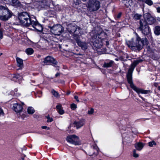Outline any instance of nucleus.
I'll use <instances>...</instances> for the list:
<instances>
[{"label":"nucleus","mask_w":160,"mask_h":160,"mask_svg":"<svg viewBox=\"0 0 160 160\" xmlns=\"http://www.w3.org/2000/svg\"><path fill=\"white\" fill-rule=\"evenodd\" d=\"M56 107L57 110L59 114L62 115L64 113V110L63 109V108L61 105L58 104L57 106Z\"/></svg>","instance_id":"nucleus-19"},{"label":"nucleus","mask_w":160,"mask_h":160,"mask_svg":"<svg viewBox=\"0 0 160 160\" xmlns=\"http://www.w3.org/2000/svg\"><path fill=\"white\" fill-rule=\"evenodd\" d=\"M4 115V113L3 110L2 108H0V117L3 116Z\"/></svg>","instance_id":"nucleus-38"},{"label":"nucleus","mask_w":160,"mask_h":160,"mask_svg":"<svg viewBox=\"0 0 160 160\" xmlns=\"http://www.w3.org/2000/svg\"><path fill=\"white\" fill-rule=\"evenodd\" d=\"M51 1L50 0H43L42 2V4L41 5V7L44 8H46V7H49L50 4L49 2Z\"/></svg>","instance_id":"nucleus-18"},{"label":"nucleus","mask_w":160,"mask_h":160,"mask_svg":"<svg viewBox=\"0 0 160 160\" xmlns=\"http://www.w3.org/2000/svg\"><path fill=\"white\" fill-rule=\"evenodd\" d=\"M17 65L18 67L21 68L23 66V60L19 58H16Z\"/></svg>","instance_id":"nucleus-20"},{"label":"nucleus","mask_w":160,"mask_h":160,"mask_svg":"<svg viewBox=\"0 0 160 160\" xmlns=\"http://www.w3.org/2000/svg\"><path fill=\"white\" fill-rule=\"evenodd\" d=\"M11 77L12 78V80L15 81H17V80H18L19 79H21L22 78V77L19 74H13L12 75Z\"/></svg>","instance_id":"nucleus-22"},{"label":"nucleus","mask_w":160,"mask_h":160,"mask_svg":"<svg viewBox=\"0 0 160 160\" xmlns=\"http://www.w3.org/2000/svg\"><path fill=\"white\" fill-rule=\"evenodd\" d=\"M67 29L68 32L71 34L74 33V35L78 36L79 35V34L81 35L80 34L81 29L79 27L77 28L75 26L70 24L68 25Z\"/></svg>","instance_id":"nucleus-8"},{"label":"nucleus","mask_w":160,"mask_h":160,"mask_svg":"<svg viewBox=\"0 0 160 160\" xmlns=\"http://www.w3.org/2000/svg\"><path fill=\"white\" fill-rule=\"evenodd\" d=\"M139 97H140L142 99H143V98L142 97H141L140 95H139Z\"/></svg>","instance_id":"nucleus-49"},{"label":"nucleus","mask_w":160,"mask_h":160,"mask_svg":"<svg viewBox=\"0 0 160 160\" xmlns=\"http://www.w3.org/2000/svg\"><path fill=\"white\" fill-rule=\"evenodd\" d=\"M94 149L97 152L95 153L94 154L96 155H97L98 154L99 152V148L97 147V146H95L94 147Z\"/></svg>","instance_id":"nucleus-35"},{"label":"nucleus","mask_w":160,"mask_h":160,"mask_svg":"<svg viewBox=\"0 0 160 160\" xmlns=\"http://www.w3.org/2000/svg\"><path fill=\"white\" fill-rule=\"evenodd\" d=\"M33 49L31 48H28L26 50V52L28 55H31L33 53Z\"/></svg>","instance_id":"nucleus-26"},{"label":"nucleus","mask_w":160,"mask_h":160,"mask_svg":"<svg viewBox=\"0 0 160 160\" xmlns=\"http://www.w3.org/2000/svg\"><path fill=\"white\" fill-rule=\"evenodd\" d=\"M154 32L156 35H159L160 34V27L159 26L155 27L154 28Z\"/></svg>","instance_id":"nucleus-24"},{"label":"nucleus","mask_w":160,"mask_h":160,"mask_svg":"<svg viewBox=\"0 0 160 160\" xmlns=\"http://www.w3.org/2000/svg\"><path fill=\"white\" fill-rule=\"evenodd\" d=\"M121 14L120 13L117 16V18H119L121 17Z\"/></svg>","instance_id":"nucleus-45"},{"label":"nucleus","mask_w":160,"mask_h":160,"mask_svg":"<svg viewBox=\"0 0 160 160\" xmlns=\"http://www.w3.org/2000/svg\"><path fill=\"white\" fill-rule=\"evenodd\" d=\"M63 27L59 24L53 26L51 28V32L57 35H59L63 32Z\"/></svg>","instance_id":"nucleus-6"},{"label":"nucleus","mask_w":160,"mask_h":160,"mask_svg":"<svg viewBox=\"0 0 160 160\" xmlns=\"http://www.w3.org/2000/svg\"><path fill=\"white\" fill-rule=\"evenodd\" d=\"M141 17V15L138 14H136L134 16V18L136 20L139 19Z\"/></svg>","instance_id":"nucleus-31"},{"label":"nucleus","mask_w":160,"mask_h":160,"mask_svg":"<svg viewBox=\"0 0 160 160\" xmlns=\"http://www.w3.org/2000/svg\"><path fill=\"white\" fill-rule=\"evenodd\" d=\"M131 69L129 70L128 72L127 75V79L128 83L130 84V87L134 91H136L138 94L140 93L142 94H147L149 93L150 91L148 90H145L141 88H137L133 84L132 81V75L130 72Z\"/></svg>","instance_id":"nucleus-3"},{"label":"nucleus","mask_w":160,"mask_h":160,"mask_svg":"<svg viewBox=\"0 0 160 160\" xmlns=\"http://www.w3.org/2000/svg\"><path fill=\"white\" fill-rule=\"evenodd\" d=\"M145 21L148 24L151 25L156 21V19L149 13H146L144 14Z\"/></svg>","instance_id":"nucleus-9"},{"label":"nucleus","mask_w":160,"mask_h":160,"mask_svg":"<svg viewBox=\"0 0 160 160\" xmlns=\"http://www.w3.org/2000/svg\"><path fill=\"white\" fill-rule=\"evenodd\" d=\"M42 128L43 129H47V130H49L50 128L46 126H42Z\"/></svg>","instance_id":"nucleus-39"},{"label":"nucleus","mask_w":160,"mask_h":160,"mask_svg":"<svg viewBox=\"0 0 160 160\" xmlns=\"http://www.w3.org/2000/svg\"><path fill=\"white\" fill-rule=\"evenodd\" d=\"M11 93H12V94L15 95L16 96H19L20 95V94H19V93H18H18H13L12 92Z\"/></svg>","instance_id":"nucleus-43"},{"label":"nucleus","mask_w":160,"mask_h":160,"mask_svg":"<svg viewBox=\"0 0 160 160\" xmlns=\"http://www.w3.org/2000/svg\"><path fill=\"white\" fill-rule=\"evenodd\" d=\"M85 121L84 119H81L79 121H75L74 124L75 125L77 129L79 128L82 127L84 124Z\"/></svg>","instance_id":"nucleus-15"},{"label":"nucleus","mask_w":160,"mask_h":160,"mask_svg":"<svg viewBox=\"0 0 160 160\" xmlns=\"http://www.w3.org/2000/svg\"><path fill=\"white\" fill-rule=\"evenodd\" d=\"M35 20H32L31 24H30V26L32 27V28H29L30 29L32 30H36V31L41 32L43 31V28L41 25L39 24L38 22L36 21L35 18H34Z\"/></svg>","instance_id":"nucleus-7"},{"label":"nucleus","mask_w":160,"mask_h":160,"mask_svg":"<svg viewBox=\"0 0 160 160\" xmlns=\"http://www.w3.org/2000/svg\"><path fill=\"white\" fill-rule=\"evenodd\" d=\"M148 145L149 147H152L156 145L157 143L154 141L152 140L151 142H149L148 143Z\"/></svg>","instance_id":"nucleus-29"},{"label":"nucleus","mask_w":160,"mask_h":160,"mask_svg":"<svg viewBox=\"0 0 160 160\" xmlns=\"http://www.w3.org/2000/svg\"><path fill=\"white\" fill-rule=\"evenodd\" d=\"M27 112L28 114H32L34 112L35 110L32 107H30L27 109Z\"/></svg>","instance_id":"nucleus-25"},{"label":"nucleus","mask_w":160,"mask_h":160,"mask_svg":"<svg viewBox=\"0 0 160 160\" xmlns=\"http://www.w3.org/2000/svg\"><path fill=\"white\" fill-rule=\"evenodd\" d=\"M66 140L68 142L76 145H79L81 144V142L79 138L74 135L68 136Z\"/></svg>","instance_id":"nucleus-5"},{"label":"nucleus","mask_w":160,"mask_h":160,"mask_svg":"<svg viewBox=\"0 0 160 160\" xmlns=\"http://www.w3.org/2000/svg\"><path fill=\"white\" fill-rule=\"evenodd\" d=\"M28 14L26 12H23L20 13L18 16V20L20 23L26 27L30 26V24L32 20Z\"/></svg>","instance_id":"nucleus-2"},{"label":"nucleus","mask_w":160,"mask_h":160,"mask_svg":"<svg viewBox=\"0 0 160 160\" xmlns=\"http://www.w3.org/2000/svg\"><path fill=\"white\" fill-rule=\"evenodd\" d=\"M158 89L159 90H160V86H159V87H158Z\"/></svg>","instance_id":"nucleus-47"},{"label":"nucleus","mask_w":160,"mask_h":160,"mask_svg":"<svg viewBox=\"0 0 160 160\" xmlns=\"http://www.w3.org/2000/svg\"><path fill=\"white\" fill-rule=\"evenodd\" d=\"M75 39L78 45L81 47L82 49L85 50L87 49L88 46L86 43L82 42L79 39L75 37Z\"/></svg>","instance_id":"nucleus-13"},{"label":"nucleus","mask_w":160,"mask_h":160,"mask_svg":"<svg viewBox=\"0 0 160 160\" xmlns=\"http://www.w3.org/2000/svg\"><path fill=\"white\" fill-rule=\"evenodd\" d=\"M74 98L75 99V100H76V101L78 102H79V99H78V97L77 96H74Z\"/></svg>","instance_id":"nucleus-40"},{"label":"nucleus","mask_w":160,"mask_h":160,"mask_svg":"<svg viewBox=\"0 0 160 160\" xmlns=\"http://www.w3.org/2000/svg\"><path fill=\"white\" fill-rule=\"evenodd\" d=\"M144 1L148 5L151 6L153 4V2L152 0H144Z\"/></svg>","instance_id":"nucleus-30"},{"label":"nucleus","mask_w":160,"mask_h":160,"mask_svg":"<svg viewBox=\"0 0 160 160\" xmlns=\"http://www.w3.org/2000/svg\"><path fill=\"white\" fill-rule=\"evenodd\" d=\"M133 156L136 158L139 157L138 154L136 152V151L135 150L133 151Z\"/></svg>","instance_id":"nucleus-36"},{"label":"nucleus","mask_w":160,"mask_h":160,"mask_svg":"<svg viewBox=\"0 0 160 160\" xmlns=\"http://www.w3.org/2000/svg\"><path fill=\"white\" fill-rule=\"evenodd\" d=\"M15 90L16 92L17 91V89H16Z\"/></svg>","instance_id":"nucleus-51"},{"label":"nucleus","mask_w":160,"mask_h":160,"mask_svg":"<svg viewBox=\"0 0 160 160\" xmlns=\"http://www.w3.org/2000/svg\"><path fill=\"white\" fill-rule=\"evenodd\" d=\"M113 63V61H111L109 62L105 63L103 66L104 67H109L112 66V65Z\"/></svg>","instance_id":"nucleus-27"},{"label":"nucleus","mask_w":160,"mask_h":160,"mask_svg":"<svg viewBox=\"0 0 160 160\" xmlns=\"http://www.w3.org/2000/svg\"><path fill=\"white\" fill-rule=\"evenodd\" d=\"M3 17L6 16L7 17L6 18L1 19L2 20H7L11 17L12 16V14L11 11L9 10L8 9H6L5 10L4 12L3 13Z\"/></svg>","instance_id":"nucleus-14"},{"label":"nucleus","mask_w":160,"mask_h":160,"mask_svg":"<svg viewBox=\"0 0 160 160\" xmlns=\"http://www.w3.org/2000/svg\"><path fill=\"white\" fill-rule=\"evenodd\" d=\"M82 0V1H83L84 2H85L87 1V0Z\"/></svg>","instance_id":"nucleus-48"},{"label":"nucleus","mask_w":160,"mask_h":160,"mask_svg":"<svg viewBox=\"0 0 160 160\" xmlns=\"http://www.w3.org/2000/svg\"><path fill=\"white\" fill-rule=\"evenodd\" d=\"M115 60H117V61H118V59H115Z\"/></svg>","instance_id":"nucleus-52"},{"label":"nucleus","mask_w":160,"mask_h":160,"mask_svg":"<svg viewBox=\"0 0 160 160\" xmlns=\"http://www.w3.org/2000/svg\"><path fill=\"white\" fill-rule=\"evenodd\" d=\"M87 7L88 9L90 11H96L100 8V3L98 0H89Z\"/></svg>","instance_id":"nucleus-4"},{"label":"nucleus","mask_w":160,"mask_h":160,"mask_svg":"<svg viewBox=\"0 0 160 160\" xmlns=\"http://www.w3.org/2000/svg\"><path fill=\"white\" fill-rule=\"evenodd\" d=\"M70 106L71 109L73 110H74L77 108V105L74 103L71 104Z\"/></svg>","instance_id":"nucleus-37"},{"label":"nucleus","mask_w":160,"mask_h":160,"mask_svg":"<svg viewBox=\"0 0 160 160\" xmlns=\"http://www.w3.org/2000/svg\"><path fill=\"white\" fill-rule=\"evenodd\" d=\"M123 3L127 7L131 6L132 4V0H124Z\"/></svg>","instance_id":"nucleus-23"},{"label":"nucleus","mask_w":160,"mask_h":160,"mask_svg":"<svg viewBox=\"0 0 160 160\" xmlns=\"http://www.w3.org/2000/svg\"><path fill=\"white\" fill-rule=\"evenodd\" d=\"M24 104V103L22 102L21 104L17 103H15L13 104L12 107V109L17 113H20L23 109V105Z\"/></svg>","instance_id":"nucleus-11"},{"label":"nucleus","mask_w":160,"mask_h":160,"mask_svg":"<svg viewBox=\"0 0 160 160\" xmlns=\"http://www.w3.org/2000/svg\"><path fill=\"white\" fill-rule=\"evenodd\" d=\"M144 146L143 143L141 142H138L135 144V147L137 150L140 151L143 148Z\"/></svg>","instance_id":"nucleus-17"},{"label":"nucleus","mask_w":160,"mask_h":160,"mask_svg":"<svg viewBox=\"0 0 160 160\" xmlns=\"http://www.w3.org/2000/svg\"><path fill=\"white\" fill-rule=\"evenodd\" d=\"M94 110L93 108H91L90 109L88 110V113L89 115H92L94 113Z\"/></svg>","instance_id":"nucleus-34"},{"label":"nucleus","mask_w":160,"mask_h":160,"mask_svg":"<svg viewBox=\"0 0 160 160\" xmlns=\"http://www.w3.org/2000/svg\"><path fill=\"white\" fill-rule=\"evenodd\" d=\"M59 75V74L58 73H56L55 75L56 77H57Z\"/></svg>","instance_id":"nucleus-46"},{"label":"nucleus","mask_w":160,"mask_h":160,"mask_svg":"<svg viewBox=\"0 0 160 160\" xmlns=\"http://www.w3.org/2000/svg\"><path fill=\"white\" fill-rule=\"evenodd\" d=\"M11 4L12 6L16 7L20 6L21 3L18 0H11Z\"/></svg>","instance_id":"nucleus-21"},{"label":"nucleus","mask_w":160,"mask_h":160,"mask_svg":"<svg viewBox=\"0 0 160 160\" xmlns=\"http://www.w3.org/2000/svg\"><path fill=\"white\" fill-rule=\"evenodd\" d=\"M157 20L158 21L160 22V17H157Z\"/></svg>","instance_id":"nucleus-44"},{"label":"nucleus","mask_w":160,"mask_h":160,"mask_svg":"<svg viewBox=\"0 0 160 160\" xmlns=\"http://www.w3.org/2000/svg\"><path fill=\"white\" fill-rule=\"evenodd\" d=\"M52 93L55 97H57L58 96V93L56 91L53 90L52 91Z\"/></svg>","instance_id":"nucleus-32"},{"label":"nucleus","mask_w":160,"mask_h":160,"mask_svg":"<svg viewBox=\"0 0 160 160\" xmlns=\"http://www.w3.org/2000/svg\"><path fill=\"white\" fill-rule=\"evenodd\" d=\"M8 8L5 7L0 6V19H4L6 18V17H3V13L4 12V11Z\"/></svg>","instance_id":"nucleus-16"},{"label":"nucleus","mask_w":160,"mask_h":160,"mask_svg":"<svg viewBox=\"0 0 160 160\" xmlns=\"http://www.w3.org/2000/svg\"><path fill=\"white\" fill-rule=\"evenodd\" d=\"M76 5H78V4H79V3H78L77 2H76Z\"/></svg>","instance_id":"nucleus-50"},{"label":"nucleus","mask_w":160,"mask_h":160,"mask_svg":"<svg viewBox=\"0 0 160 160\" xmlns=\"http://www.w3.org/2000/svg\"><path fill=\"white\" fill-rule=\"evenodd\" d=\"M136 35L135 42H134L133 39H132L130 41H127L126 43L128 47L132 49L133 50L137 49L140 50L142 49L143 45L148 44V42L146 38L141 39L137 34H136Z\"/></svg>","instance_id":"nucleus-1"},{"label":"nucleus","mask_w":160,"mask_h":160,"mask_svg":"<svg viewBox=\"0 0 160 160\" xmlns=\"http://www.w3.org/2000/svg\"><path fill=\"white\" fill-rule=\"evenodd\" d=\"M46 118L48 119L47 120V122H51L53 120L52 118L50 117L49 115H48L47 116H46Z\"/></svg>","instance_id":"nucleus-33"},{"label":"nucleus","mask_w":160,"mask_h":160,"mask_svg":"<svg viewBox=\"0 0 160 160\" xmlns=\"http://www.w3.org/2000/svg\"><path fill=\"white\" fill-rule=\"evenodd\" d=\"M3 37L2 32L1 31H0V38L2 39Z\"/></svg>","instance_id":"nucleus-42"},{"label":"nucleus","mask_w":160,"mask_h":160,"mask_svg":"<svg viewBox=\"0 0 160 160\" xmlns=\"http://www.w3.org/2000/svg\"><path fill=\"white\" fill-rule=\"evenodd\" d=\"M142 60H136L132 64V67H133V68L140 62H141Z\"/></svg>","instance_id":"nucleus-28"},{"label":"nucleus","mask_w":160,"mask_h":160,"mask_svg":"<svg viewBox=\"0 0 160 160\" xmlns=\"http://www.w3.org/2000/svg\"><path fill=\"white\" fill-rule=\"evenodd\" d=\"M43 62L45 65H48L51 63L56 65L57 64V61L52 57L50 56H48L44 59Z\"/></svg>","instance_id":"nucleus-12"},{"label":"nucleus","mask_w":160,"mask_h":160,"mask_svg":"<svg viewBox=\"0 0 160 160\" xmlns=\"http://www.w3.org/2000/svg\"><path fill=\"white\" fill-rule=\"evenodd\" d=\"M139 28L142 33L145 35H147L150 32V29L148 26L144 23H142L140 21Z\"/></svg>","instance_id":"nucleus-10"},{"label":"nucleus","mask_w":160,"mask_h":160,"mask_svg":"<svg viewBox=\"0 0 160 160\" xmlns=\"http://www.w3.org/2000/svg\"><path fill=\"white\" fill-rule=\"evenodd\" d=\"M99 160H101V159H99Z\"/></svg>","instance_id":"nucleus-53"},{"label":"nucleus","mask_w":160,"mask_h":160,"mask_svg":"<svg viewBox=\"0 0 160 160\" xmlns=\"http://www.w3.org/2000/svg\"><path fill=\"white\" fill-rule=\"evenodd\" d=\"M156 10L158 12L160 13V7L157 8Z\"/></svg>","instance_id":"nucleus-41"}]
</instances>
